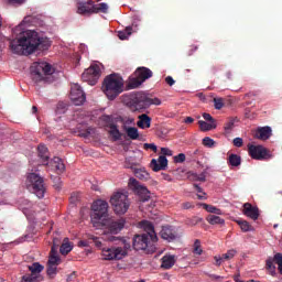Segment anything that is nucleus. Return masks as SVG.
Returning <instances> with one entry per match:
<instances>
[{"mask_svg": "<svg viewBox=\"0 0 282 282\" xmlns=\"http://www.w3.org/2000/svg\"><path fill=\"white\" fill-rule=\"evenodd\" d=\"M32 24V17L28 15L23 21L12 30L10 37V50L13 54L20 56H30L36 50H50L52 43L47 37H41L34 30H25V25Z\"/></svg>", "mask_w": 282, "mask_h": 282, "instance_id": "obj_1", "label": "nucleus"}, {"mask_svg": "<svg viewBox=\"0 0 282 282\" xmlns=\"http://www.w3.org/2000/svg\"><path fill=\"white\" fill-rule=\"evenodd\" d=\"M93 214L90 215L94 228L104 230V235H118L124 228V218L113 219L108 216L109 203L106 200H96L91 206Z\"/></svg>", "mask_w": 282, "mask_h": 282, "instance_id": "obj_2", "label": "nucleus"}, {"mask_svg": "<svg viewBox=\"0 0 282 282\" xmlns=\"http://www.w3.org/2000/svg\"><path fill=\"white\" fill-rule=\"evenodd\" d=\"M139 228H141V230H144L145 234L134 236V250L155 252V247L153 245L158 243V234H155V227L153 226V223L149 220H142L139 223Z\"/></svg>", "mask_w": 282, "mask_h": 282, "instance_id": "obj_3", "label": "nucleus"}, {"mask_svg": "<svg viewBox=\"0 0 282 282\" xmlns=\"http://www.w3.org/2000/svg\"><path fill=\"white\" fill-rule=\"evenodd\" d=\"M101 89L108 100H116L124 91V79L116 73L110 74L105 77Z\"/></svg>", "mask_w": 282, "mask_h": 282, "instance_id": "obj_4", "label": "nucleus"}, {"mask_svg": "<svg viewBox=\"0 0 282 282\" xmlns=\"http://www.w3.org/2000/svg\"><path fill=\"white\" fill-rule=\"evenodd\" d=\"M131 245L123 242V246H113L101 249V257L104 261H122L129 254Z\"/></svg>", "mask_w": 282, "mask_h": 282, "instance_id": "obj_5", "label": "nucleus"}, {"mask_svg": "<svg viewBox=\"0 0 282 282\" xmlns=\"http://www.w3.org/2000/svg\"><path fill=\"white\" fill-rule=\"evenodd\" d=\"M25 185L28 191L34 193L39 199H43L45 197V181L41 175L36 173H29L26 175Z\"/></svg>", "mask_w": 282, "mask_h": 282, "instance_id": "obj_6", "label": "nucleus"}, {"mask_svg": "<svg viewBox=\"0 0 282 282\" xmlns=\"http://www.w3.org/2000/svg\"><path fill=\"white\" fill-rule=\"evenodd\" d=\"M53 73L54 67L47 62L39 61L31 65V78L34 80V83L45 80V76H52Z\"/></svg>", "mask_w": 282, "mask_h": 282, "instance_id": "obj_7", "label": "nucleus"}, {"mask_svg": "<svg viewBox=\"0 0 282 282\" xmlns=\"http://www.w3.org/2000/svg\"><path fill=\"white\" fill-rule=\"evenodd\" d=\"M110 204L117 215H124L131 206L129 194L124 191L115 193L110 198Z\"/></svg>", "mask_w": 282, "mask_h": 282, "instance_id": "obj_8", "label": "nucleus"}, {"mask_svg": "<svg viewBox=\"0 0 282 282\" xmlns=\"http://www.w3.org/2000/svg\"><path fill=\"white\" fill-rule=\"evenodd\" d=\"M37 153L39 158L42 160V164L50 165L54 171H59V173H63L65 171V163H63V160L58 156H55L51 162H47L50 160V152L47 151V147L45 144H40L37 147Z\"/></svg>", "mask_w": 282, "mask_h": 282, "instance_id": "obj_9", "label": "nucleus"}, {"mask_svg": "<svg viewBox=\"0 0 282 282\" xmlns=\"http://www.w3.org/2000/svg\"><path fill=\"white\" fill-rule=\"evenodd\" d=\"M153 76V72L147 67H139L134 72V76L130 77L128 87L130 89H137L144 80H149Z\"/></svg>", "mask_w": 282, "mask_h": 282, "instance_id": "obj_10", "label": "nucleus"}, {"mask_svg": "<svg viewBox=\"0 0 282 282\" xmlns=\"http://www.w3.org/2000/svg\"><path fill=\"white\" fill-rule=\"evenodd\" d=\"M100 74H102V64L95 63L90 65L83 74L82 79L85 83H88V85H96L98 83V79L100 78Z\"/></svg>", "mask_w": 282, "mask_h": 282, "instance_id": "obj_11", "label": "nucleus"}, {"mask_svg": "<svg viewBox=\"0 0 282 282\" xmlns=\"http://www.w3.org/2000/svg\"><path fill=\"white\" fill-rule=\"evenodd\" d=\"M128 186L135 195H139L141 202H149L151 199V192L147 188V186L140 184L138 180L135 178H130Z\"/></svg>", "mask_w": 282, "mask_h": 282, "instance_id": "obj_12", "label": "nucleus"}, {"mask_svg": "<svg viewBox=\"0 0 282 282\" xmlns=\"http://www.w3.org/2000/svg\"><path fill=\"white\" fill-rule=\"evenodd\" d=\"M70 100L73 105L76 107H80V105H85V100H87V97L85 96V91H83V88L78 84H73L70 86Z\"/></svg>", "mask_w": 282, "mask_h": 282, "instance_id": "obj_13", "label": "nucleus"}, {"mask_svg": "<svg viewBox=\"0 0 282 282\" xmlns=\"http://www.w3.org/2000/svg\"><path fill=\"white\" fill-rule=\"evenodd\" d=\"M131 101L135 109H147L149 96H147V93H134L131 95Z\"/></svg>", "mask_w": 282, "mask_h": 282, "instance_id": "obj_14", "label": "nucleus"}, {"mask_svg": "<svg viewBox=\"0 0 282 282\" xmlns=\"http://www.w3.org/2000/svg\"><path fill=\"white\" fill-rule=\"evenodd\" d=\"M249 155L253 160H268L270 158L268 150L262 145H249Z\"/></svg>", "mask_w": 282, "mask_h": 282, "instance_id": "obj_15", "label": "nucleus"}, {"mask_svg": "<svg viewBox=\"0 0 282 282\" xmlns=\"http://www.w3.org/2000/svg\"><path fill=\"white\" fill-rule=\"evenodd\" d=\"M242 213L246 217H249V219H252L253 221H257L259 219V207L252 206L250 203L243 204Z\"/></svg>", "mask_w": 282, "mask_h": 282, "instance_id": "obj_16", "label": "nucleus"}, {"mask_svg": "<svg viewBox=\"0 0 282 282\" xmlns=\"http://www.w3.org/2000/svg\"><path fill=\"white\" fill-rule=\"evenodd\" d=\"M236 256H237V250H235V249H230L226 253H223V254H217L214 257L215 265H217L219 268V265H221V263H226V261H231V259H235Z\"/></svg>", "mask_w": 282, "mask_h": 282, "instance_id": "obj_17", "label": "nucleus"}, {"mask_svg": "<svg viewBox=\"0 0 282 282\" xmlns=\"http://www.w3.org/2000/svg\"><path fill=\"white\" fill-rule=\"evenodd\" d=\"M166 166H169V160L164 155L159 156L158 160L152 159L151 161V169L155 173H158V171H164Z\"/></svg>", "mask_w": 282, "mask_h": 282, "instance_id": "obj_18", "label": "nucleus"}, {"mask_svg": "<svg viewBox=\"0 0 282 282\" xmlns=\"http://www.w3.org/2000/svg\"><path fill=\"white\" fill-rule=\"evenodd\" d=\"M177 262V257L174 254H165L162 257L161 259V268L163 270H171V268H173V265H175V263Z\"/></svg>", "mask_w": 282, "mask_h": 282, "instance_id": "obj_19", "label": "nucleus"}, {"mask_svg": "<svg viewBox=\"0 0 282 282\" xmlns=\"http://www.w3.org/2000/svg\"><path fill=\"white\" fill-rule=\"evenodd\" d=\"M161 239H164L165 241H175L177 239V234L173 230L170 226L162 227L160 231Z\"/></svg>", "mask_w": 282, "mask_h": 282, "instance_id": "obj_20", "label": "nucleus"}, {"mask_svg": "<svg viewBox=\"0 0 282 282\" xmlns=\"http://www.w3.org/2000/svg\"><path fill=\"white\" fill-rule=\"evenodd\" d=\"M57 248H58V243H56V239H54L53 247L51 249V256L47 262L51 265H61V257H58V253H56Z\"/></svg>", "mask_w": 282, "mask_h": 282, "instance_id": "obj_21", "label": "nucleus"}, {"mask_svg": "<svg viewBox=\"0 0 282 282\" xmlns=\"http://www.w3.org/2000/svg\"><path fill=\"white\" fill-rule=\"evenodd\" d=\"M29 270L33 275V279L43 281V278L41 276V273L43 272V270H45V267H43V264L34 262L32 265H29Z\"/></svg>", "mask_w": 282, "mask_h": 282, "instance_id": "obj_22", "label": "nucleus"}, {"mask_svg": "<svg viewBox=\"0 0 282 282\" xmlns=\"http://www.w3.org/2000/svg\"><path fill=\"white\" fill-rule=\"evenodd\" d=\"M88 3L93 6V14H98V12H102L104 14H107L109 11V4L107 2L101 3H94L93 0H88Z\"/></svg>", "mask_w": 282, "mask_h": 282, "instance_id": "obj_23", "label": "nucleus"}, {"mask_svg": "<svg viewBox=\"0 0 282 282\" xmlns=\"http://www.w3.org/2000/svg\"><path fill=\"white\" fill-rule=\"evenodd\" d=\"M77 12L78 14H94V6H91L89 1L78 2Z\"/></svg>", "mask_w": 282, "mask_h": 282, "instance_id": "obj_24", "label": "nucleus"}, {"mask_svg": "<svg viewBox=\"0 0 282 282\" xmlns=\"http://www.w3.org/2000/svg\"><path fill=\"white\" fill-rule=\"evenodd\" d=\"M270 135H272V128L270 127L259 128L256 132L258 140H269Z\"/></svg>", "mask_w": 282, "mask_h": 282, "instance_id": "obj_25", "label": "nucleus"}, {"mask_svg": "<svg viewBox=\"0 0 282 282\" xmlns=\"http://www.w3.org/2000/svg\"><path fill=\"white\" fill-rule=\"evenodd\" d=\"M137 127H139V129H150L151 128V117H149L148 115H140L139 116V120L137 122Z\"/></svg>", "mask_w": 282, "mask_h": 282, "instance_id": "obj_26", "label": "nucleus"}, {"mask_svg": "<svg viewBox=\"0 0 282 282\" xmlns=\"http://www.w3.org/2000/svg\"><path fill=\"white\" fill-rule=\"evenodd\" d=\"M198 126L200 131H213L214 129H217V121H204V120H199L198 121Z\"/></svg>", "mask_w": 282, "mask_h": 282, "instance_id": "obj_27", "label": "nucleus"}, {"mask_svg": "<svg viewBox=\"0 0 282 282\" xmlns=\"http://www.w3.org/2000/svg\"><path fill=\"white\" fill-rule=\"evenodd\" d=\"M206 219L208 224H210V226H224L226 224V220L224 218L216 215H209Z\"/></svg>", "mask_w": 282, "mask_h": 282, "instance_id": "obj_28", "label": "nucleus"}, {"mask_svg": "<svg viewBox=\"0 0 282 282\" xmlns=\"http://www.w3.org/2000/svg\"><path fill=\"white\" fill-rule=\"evenodd\" d=\"M123 129H124L128 138H130V140H138V138H140V132L138 131V128L124 127Z\"/></svg>", "mask_w": 282, "mask_h": 282, "instance_id": "obj_29", "label": "nucleus"}, {"mask_svg": "<svg viewBox=\"0 0 282 282\" xmlns=\"http://www.w3.org/2000/svg\"><path fill=\"white\" fill-rule=\"evenodd\" d=\"M74 246L72 245V242H69V238H65L64 242L59 248L61 254H69V252H72Z\"/></svg>", "mask_w": 282, "mask_h": 282, "instance_id": "obj_30", "label": "nucleus"}, {"mask_svg": "<svg viewBox=\"0 0 282 282\" xmlns=\"http://www.w3.org/2000/svg\"><path fill=\"white\" fill-rule=\"evenodd\" d=\"M200 206L207 212L212 213L213 215H224V212L221 209L217 208L216 206L208 205L206 203L200 204Z\"/></svg>", "mask_w": 282, "mask_h": 282, "instance_id": "obj_31", "label": "nucleus"}, {"mask_svg": "<svg viewBox=\"0 0 282 282\" xmlns=\"http://www.w3.org/2000/svg\"><path fill=\"white\" fill-rule=\"evenodd\" d=\"M131 34H133V26H127L123 31L118 32L120 41H127Z\"/></svg>", "mask_w": 282, "mask_h": 282, "instance_id": "obj_32", "label": "nucleus"}, {"mask_svg": "<svg viewBox=\"0 0 282 282\" xmlns=\"http://www.w3.org/2000/svg\"><path fill=\"white\" fill-rule=\"evenodd\" d=\"M109 133H110L112 140H115V142H118V140H120L122 138V133H120V130L115 124L110 126Z\"/></svg>", "mask_w": 282, "mask_h": 282, "instance_id": "obj_33", "label": "nucleus"}, {"mask_svg": "<svg viewBox=\"0 0 282 282\" xmlns=\"http://www.w3.org/2000/svg\"><path fill=\"white\" fill-rule=\"evenodd\" d=\"M242 232H252L254 228L248 223V220H236Z\"/></svg>", "mask_w": 282, "mask_h": 282, "instance_id": "obj_34", "label": "nucleus"}, {"mask_svg": "<svg viewBox=\"0 0 282 282\" xmlns=\"http://www.w3.org/2000/svg\"><path fill=\"white\" fill-rule=\"evenodd\" d=\"M274 261H276L273 258H269L267 260V270H269V273L271 274V276H274L276 274V265H274Z\"/></svg>", "mask_w": 282, "mask_h": 282, "instance_id": "obj_35", "label": "nucleus"}, {"mask_svg": "<svg viewBox=\"0 0 282 282\" xmlns=\"http://www.w3.org/2000/svg\"><path fill=\"white\" fill-rule=\"evenodd\" d=\"M188 178L192 182H206V172H203L200 174L192 173L188 175Z\"/></svg>", "mask_w": 282, "mask_h": 282, "instance_id": "obj_36", "label": "nucleus"}, {"mask_svg": "<svg viewBox=\"0 0 282 282\" xmlns=\"http://www.w3.org/2000/svg\"><path fill=\"white\" fill-rule=\"evenodd\" d=\"M134 175H135V177H138V180H142V181H147L151 177L149 175V172H147V170H144V169L135 170Z\"/></svg>", "mask_w": 282, "mask_h": 282, "instance_id": "obj_37", "label": "nucleus"}, {"mask_svg": "<svg viewBox=\"0 0 282 282\" xmlns=\"http://www.w3.org/2000/svg\"><path fill=\"white\" fill-rule=\"evenodd\" d=\"M193 252H194V254H197L198 257L204 254V249H202V241L199 239H196L194 241Z\"/></svg>", "mask_w": 282, "mask_h": 282, "instance_id": "obj_38", "label": "nucleus"}, {"mask_svg": "<svg viewBox=\"0 0 282 282\" xmlns=\"http://www.w3.org/2000/svg\"><path fill=\"white\" fill-rule=\"evenodd\" d=\"M229 164L231 166H239L241 164V158L237 154H231L229 156Z\"/></svg>", "mask_w": 282, "mask_h": 282, "instance_id": "obj_39", "label": "nucleus"}, {"mask_svg": "<svg viewBox=\"0 0 282 282\" xmlns=\"http://www.w3.org/2000/svg\"><path fill=\"white\" fill-rule=\"evenodd\" d=\"M20 208L23 210L24 215H28V209L32 208V203L28 199H22L20 203Z\"/></svg>", "mask_w": 282, "mask_h": 282, "instance_id": "obj_40", "label": "nucleus"}, {"mask_svg": "<svg viewBox=\"0 0 282 282\" xmlns=\"http://www.w3.org/2000/svg\"><path fill=\"white\" fill-rule=\"evenodd\" d=\"M225 133L229 134L232 133V130L235 129V120L231 119L225 123Z\"/></svg>", "mask_w": 282, "mask_h": 282, "instance_id": "obj_41", "label": "nucleus"}, {"mask_svg": "<svg viewBox=\"0 0 282 282\" xmlns=\"http://www.w3.org/2000/svg\"><path fill=\"white\" fill-rule=\"evenodd\" d=\"M56 272H58V265L47 263V274H48V276H51V278L56 276Z\"/></svg>", "mask_w": 282, "mask_h": 282, "instance_id": "obj_42", "label": "nucleus"}, {"mask_svg": "<svg viewBox=\"0 0 282 282\" xmlns=\"http://www.w3.org/2000/svg\"><path fill=\"white\" fill-rule=\"evenodd\" d=\"M203 144L207 148V149H213V147H215V140L210 139V137H205L203 139Z\"/></svg>", "mask_w": 282, "mask_h": 282, "instance_id": "obj_43", "label": "nucleus"}, {"mask_svg": "<svg viewBox=\"0 0 282 282\" xmlns=\"http://www.w3.org/2000/svg\"><path fill=\"white\" fill-rule=\"evenodd\" d=\"M274 260H275V263L278 264V270H279L280 274H282V254L275 253Z\"/></svg>", "mask_w": 282, "mask_h": 282, "instance_id": "obj_44", "label": "nucleus"}, {"mask_svg": "<svg viewBox=\"0 0 282 282\" xmlns=\"http://www.w3.org/2000/svg\"><path fill=\"white\" fill-rule=\"evenodd\" d=\"M194 187L196 188V191L198 193L197 198L198 199H206V192H204V189L197 184H194Z\"/></svg>", "mask_w": 282, "mask_h": 282, "instance_id": "obj_45", "label": "nucleus"}, {"mask_svg": "<svg viewBox=\"0 0 282 282\" xmlns=\"http://www.w3.org/2000/svg\"><path fill=\"white\" fill-rule=\"evenodd\" d=\"M39 281L40 280L37 278H34L33 274L22 276V282H39Z\"/></svg>", "mask_w": 282, "mask_h": 282, "instance_id": "obj_46", "label": "nucleus"}, {"mask_svg": "<svg viewBox=\"0 0 282 282\" xmlns=\"http://www.w3.org/2000/svg\"><path fill=\"white\" fill-rule=\"evenodd\" d=\"M151 105H155L156 107H159V105H162V100H160L159 98H149L148 97V107H151Z\"/></svg>", "mask_w": 282, "mask_h": 282, "instance_id": "obj_47", "label": "nucleus"}, {"mask_svg": "<svg viewBox=\"0 0 282 282\" xmlns=\"http://www.w3.org/2000/svg\"><path fill=\"white\" fill-rule=\"evenodd\" d=\"M214 106H215V109H221L224 107V99L214 98Z\"/></svg>", "mask_w": 282, "mask_h": 282, "instance_id": "obj_48", "label": "nucleus"}, {"mask_svg": "<svg viewBox=\"0 0 282 282\" xmlns=\"http://www.w3.org/2000/svg\"><path fill=\"white\" fill-rule=\"evenodd\" d=\"M186 161V154L180 153L178 155L174 156V162L182 164V162Z\"/></svg>", "mask_w": 282, "mask_h": 282, "instance_id": "obj_49", "label": "nucleus"}, {"mask_svg": "<svg viewBox=\"0 0 282 282\" xmlns=\"http://www.w3.org/2000/svg\"><path fill=\"white\" fill-rule=\"evenodd\" d=\"M78 50L83 54V56H89V51L87 48V45L80 44Z\"/></svg>", "mask_w": 282, "mask_h": 282, "instance_id": "obj_50", "label": "nucleus"}, {"mask_svg": "<svg viewBox=\"0 0 282 282\" xmlns=\"http://www.w3.org/2000/svg\"><path fill=\"white\" fill-rule=\"evenodd\" d=\"M144 149H151V151H154V153L158 152V145H155V143H144L143 145Z\"/></svg>", "mask_w": 282, "mask_h": 282, "instance_id": "obj_51", "label": "nucleus"}, {"mask_svg": "<svg viewBox=\"0 0 282 282\" xmlns=\"http://www.w3.org/2000/svg\"><path fill=\"white\" fill-rule=\"evenodd\" d=\"M161 153L164 155V158L173 155V151L169 148H161Z\"/></svg>", "mask_w": 282, "mask_h": 282, "instance_id": "obj_52", "label": "nucleus"}, {"mask_svg": "<svg viewBox=\"0 0 282 282\" xmlns=\"http://www.w3.org/2000/svg\"><path fill=\"white\" fill-rule=\"evenodd\" d=\"M234 147H238V148L243 147V139H241V138H235V139H234Z\"/></svg>", "mask_w": 282, "mask_h": 282, "instance_id": "obj_53", "label": "nucleus"}, {"mask_svg": "<svg viewBox=\"0 0 282 282\" xmlns=\"http://www.w3.org/2000/svg\"><path fill=\"white\" fill-rule=\"evenodd\" d=\"M203 118L204 120H206V122H216L215 119L213 118V116H210V113H203Z\"/></svg>", "mask_w": 282, "mask_h": 282, "instance_id": "obj_54", "label": "nucleus"}, {"mask_svg": "<svg viewBox=\"0 0 282 282\" xmlns=\"http://www.w3.org/2000/svg\"><path fill=\"white\" fill-rule=\"evenodd\" d=\"M77 246L78 248H89V241L80 240Z\"/></svg>", "mask_w": 282, "mask_h": 282, "instance_id": "obj_55", "label": "nucleus"}, {"mask_svg": "<svg viewBox=\"0 0 282 282\" xmlns=\"http://www.w3.org/2000/svg\"><path fill=\"white\" fill-rule=\"evenodd\" d=\"M9 3H13L14 6H23L26 0H7Z\"/></svg>", "mask_w": 282, "mask_h": 282, "instance_id": "obj_56", "label": "nucleus"}, {"mask_svg": "<svg viewBox=\"0 0 282 282\" xmlns=\"http://www.w3.org/2000/svg\"><path fill=\"white\" fill-rule=\"evenodd\" d=\"M165 83H166L167 85H170V87H173V85H175V79H173L172 76H167V77L165 78Z\"/></svg>", "mask_w": 282, "mask_h": 282, "instance_id": "obj_57", "label": "nucleus"}, {"mask_svg": "<svg viewBox=\"0 0 282 282\" xmlns=\"http://www.w3.org/2000/svg\"><path fill=\"white\" fill-rule=\"evenodd\" d=\"M93 241L97 248H102V241L98 237H93Z\"/></svg>", "mask_w": 282, "mask_h": 282, "instance_id": "obj_58", "label": "nucleus"}, {"mask_svg": "<svg viewBox=\"0 0 282 282\" xmlns=\"http://www.w3.org/2000/svg\"><path fill=\"white\" fill-rule=\"evenodd\" d=\"M182 208H184L185 210H188V208H193V203H183Z\"/></svg>", "mask_w": 282, "mask_h": 282, "instance_id": "obj_59", "label": "nucleus"}, {"mask_svg": "<svg viewBox=\"0 0 282 282\" xmlns=\"http://www.w3.org/2000/svg\"><path fill=\"white\" fill-rule=\"evenodd\" d=\"M53 181L55 183V187L61 188V178L59 177H54Z\"/></svg>", "mask_w": 282, "mask_h": 282, "instance_id": "obj_60", "label": "nucleus"}, {"mask_svg": "<svg viewBox=\"0 0 282 282\" xmlns=\"http://www.w3.org/2000/svg\"><path fill=\"white\" fill-rule=\"evenodd\" d=\"M134 122H135V119H133V118L124 119V124H133Z\"/></svg>", "mask_w": 282, "mask_h": 282, "instance_id": "obj_61", "label": "nucleus"}, {"mask_svg": "<svg viewBox=\"0 0 282 282\" xmlns=\"http://www.w3.org/2000/svg\"><path fill=\"white\" fill-rule=\"evenodd\" d=\"M193 122H195V119H193L192 117H187V118L185 119V123H186V124H193Z\"/></svg>", "mask_w": 282, "mask_h": 282, "instance_id": "obj_62", "label": "nucleus"}, {"mask_svg": "<svg viewBox=\"0 0 282 282\" xmlns=\"http://www.w3.org/2000/svg\"><path fill=\"white\" fill-rule=\"evenodd\" d=\"M32 111H33V113H36V111H39V108H36V106H33Z\"/></svg>", "mask_w": 282, "mask_h": 282, "instance_id": "obj_63", "label": "nucleus"}, {"mask_svg": "<svg viewBox=\"0 0 282 282\" xmlns=\"http://www.w3.org/2000/svg\"><path fill=\"white\" fill-rule=\"evenodd\" d=\"M212 279H216L217 280V279H221V276L214 274V275H212Z\"/></svg>", "mask_w": 282, "mask_h": 282, "instance_id": "obj_64", "label": "nucleus"}]
</instances>
